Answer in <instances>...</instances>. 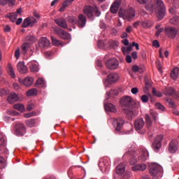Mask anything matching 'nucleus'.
Instances as JSON below:
<instances>
[{
	"label": "nucleus",
	"instance_id": "1",
	"mask_svg": "<svg viewBox=\"0 0 179 179\" xmlns=\"http://www.w3.org/2000/svg\"><path fill=\"white\" fill-rule=\"evenodd\" d=\"M150 174L152 178H159L163 176V168L157 163H152L150 165Z\"/></svg>",
	"mask_w": 179,
	"mask_h": 179
},
{
	"label": "nucleus",
	"instance_id": "2",
	"mask_svg": "<svg viewBox=\"0 0 179 179\" xmlns=\"http://www.w3.org/2000/svg\"><path fill=\"white\" fill-rule=\"evenodd\" d=\"M119 16L124 20H131L135 17V10L134 8L120 9L119 10Z\"/></svg>",
	"mask_w": 179,
	"mask_h": 179
},
{
	"label": "nucleus",
	"instance_id": "3",
	"mask_svg": "<svg viewBox=\"0 0 179 179\" xmlns=\"http://www.w3.org/2000/svg\"><path fill=\"white\" fill-rule=\"evenodd\" d=\"M120 103L123 107H129L130 108H137L138 107V103H136L131 96L122 98Z\"/></svg>",
	"mask_w": 179,
	"mask_h": 179
},
{
	"label": "nucleus",
	"instance_id": "4",
	"mask_svg": "<svg viewBox=\"0 0 179 179\" xmlns=\"http://www.w3.org/2000/svg\"><path fill=\"white\" fill-rule=\"evenodd\" d=\"M112 124L115 128L116 134H120L121 132V129H122V127H124V124H125V120L120 117L116 118L113 120Z\"/></svg>",
	"mask_w": 179,
	"mask_h": 179
},
{
	"label": "nucleus",
	"instance_id": "5",
	"mask_svg": "<svg viewBox=\"0 0 179 179\" xmlns=\"http://www.w3.org/2000/svg\"><path fill=\"white\" fill-rule=\"evenodd\" d=\"M155 3H149L145 6V9L146 10H148V12H150V13H153V12H155L156 13V16L157 17V19H159V20H162V19H163L165 15L163 16V17H162L161 19L159 18V17L157 16V14L159 13V12H160V10H162V9H160L158 6L157 4ZM164 15H166V13H164Z\"/></svg>",
	"mask_w": 179,
	"mask_h": 179
},
{
	"label": "nucleus",
	"instance_id": "6",
	"mask_svg": "<svg viewBox=\"0 0 179 179\" xmlns=\"http://www.w3.org/2000/svg\"><path fill=\"white\" fill-rule=\"evenodd\" d=\"M150 117H152V120H154L155 122H156V121H157V113L153 110H150V115L149 114L145 115L146 127L148 128H150V127H152V120L150 119Z\"/></svg>",
	"mask_w": 179,
	"mask_h": 179
},
{
	"label": "nucleus",
	"instance_id": "7",
	"mask_svg": "<svg viewBox=\"0 0 179 179\" xmlns=\"http://www.w3.org/2000/svg\"><path fill=\"white\" fill-rule=\"evenodd\" d=\"M157 7L161 9L160 11L158 12L157 16L159 19H162L163 16H164V13H166V6H164V2L163 0H154Z\"/></svg>",
	"mask_w": 179,
	"mask_h": 179
},
{
	"label": "nucleus",
	"instance_id": "8",
	"mask_svg": "<svg viewBox=\"0 0 179 179\" xmlns=\"http://www.w3.org/2000/svg\"><path fill=\"white\" fill-rule=\"evenodd\" d=\"M162 141H163V135L160 134L156 136L152 143V149L155 152H159L162 148Z\"/></svg>",
	"mask_w": 179,
	"mask_h": 179
},
{
	"label": "nucleus",
	"instance_id": "9",
	"mask_svg": "<svg viewBox=\"0 0 179 179\" xmlns=\"http://www.w3.org/2000/svg\"><path fill=\"white\" fill-rule=\"evenodd\" d=\"M138 156V153L136 151H129L124 155V157H128L129 159V163L131 165L136 164L138 159L136 157Z\"/></svg>",
	"mask_w": 179,
	"mask_h": 179
},
{
	"label": "nucleus",
	"instance_id": "10",
	"mask_svg": "<svg viewBox=\"0 0 179 179\" xmlns=\"http://www.w3.org/2000/svg\"><path fill=\"white\" fill-rule=\"evenodd\" d=\"M18 82L20 85H22L26 87H29V86H31V85H33V83L34 82V78L33 77L27 76L24 79L19 78Z\"/></svg>",
	"mask_w": 179,
	"mask_h": 179
},
{
	"label": "nucleus",
	"instance_id": "11",
	"mask_svg": "<svg viewBox=\"0 0 179 179\" xmlns=\"http://www.w3.org/2000/svg\"><path fill=\"white\" fill-rule=\"evenodd\" d=\"M94 12V7H92V6H87L84 7L83 8V13L88 17V19H90L91 20H93L94 19V15H93V13Z\"/></svg>",
	"mask_w": 179,
	"mask_h": 179
},
{
	"label": "nucleus",
	"instance_id": "12",
	"mask_svg": "<svg viewBox=\"0 0 179 179\" xmlns=\"http://www.w3.org/2000/svg\"><path fill=\"white\" fill-rule=\"evenodd\" d=\"M26 134V127L23 123H17L15 124V134L17 136H23Z\"/></svg>",
	"mask_w": 179,
	"mask_h": 179
},
{
	"label": "nucleus",
	"instance_id": "13",
	"mask_svg": "<svg viewBox=\"0 0 179 179\" xmlns=\"http://www.w3.org/2000/svg\"><path fill=\"white\" fill-rule=\"evenodd\" d=\"M178 33V30L174 27H168L165 28V34L168 36L169 38H176V36Z\"/></svg>",
	"mask_w": 179,
	"mask_h": 179
},
{
	"label": "nucleus",
	"instance_id": "14",
	"mask_svg": "<svg viewBox=\"0 0 179 179\" xmlns=\"http://www.w3.org/2000/svg\"><path fill=\"white\" fill-rule=\"evenodd\" d=\"M36 23H37V20H36L33 17H29L24 20L22 27H23L24 29H26V27H29V26L30 27H33V26H34Z\"/></svg>",
	"mask_w": 179,
	"mask_h": 179
},
{
	"label": "nucleus",
	"instance_id": "15",
	"mask_svg": "<svg viewBox=\"0 0 179 179\" xmlns=\"http://www.w3.org/2000/svg\"><path fill=\"white\" fill-rule=\"evenodd\" d=\"M106 66L108 69H117L118 68L119 62L115 58H112L106 62Z\"/></svg>",
	"mask_w": 179,
	"mask_h": 179
},
{
	"label": "nucleus",
	"instance_id": "16",
	"mask_svg": "<svg viewBox=\"0 0 179 179\" xmlns=\"http://www.w3.org/2000/svg\"><path fill=\"white\" fill-rule=\"evenodd\" d=\"M86 22H87L86 16L83 15V14H79L77 20V26L80 29H83L86 26Z\"/></svg>",
	"mask_w": 179,
	"mask_h": 179
},
{
	"label": "nucleus",
	"instance_id": "17",
	"mask_svg": "<svg viewBox=\"0 0 179 179\" xmlns=\"http://www.w3.org/2000/svg\"><path fill=\"white\" fill-rule=\"evenodd\" d=\"M178 150V141L176 139H173L169 145V152L170 153H176Z\"/></svg>",
	"mask_w": 179,
	"mask_h": 179
},
{
	"label": "nucleus",
	"instance_id": "18",
	"mask_svg": "<svg viewBox=\"0 0 179 179\" xmlns=\"http://www.w3.org/2000/svg\"><path fill=\"white\" fill-rule=\"evenodd\" d=\"M51 42H50V40L45 37H42L38 41V45L41 48H48Z\"/></svg>",
	"mask_w": 179,
	"mask_h": 179
},
{
	"label": "nucleus",
	"instance_id": "19",
	"mask_svg": "<svg viewBox=\"0 0 179 179\" xmlns=\"http://www.w3.org/2000/svg\"><path fill=\"white\" fill-rule=\"evenodd\" d=\"M143 127H145V121L143 120V118H138L134 122L136 131H141Z\"/></svg>",
	"mask_w": 179,
	"mask_h": 179
},
{
	"label": "nucleus",
	"instance_id": "20",
	"mask_svg": "<svg viewBox=\"0 0 179 179\" xmlns=\"http://www.w3.org/2000/svg\"><path fill=\"white\" fill-rule=\"evenodd\" d=\"M57 33L58 36H59V37L63 40H71V35L62 29H57Z\"/></svg>",
	"mask_w": 179,
	"mask_h": 179
},
{
	"label": "nucleus",
	"instance_id": "21",
	"mask_svg": "<svg viewBox=\"0 0 179 179\" xmlns=\"http://www.w3.org/2000/svg\"><path fill=\"white\" fill-rule=\"evenodd\" d=\"M120 5H121V0H115L110 6V12L113 14L117 13V12H118V9L120 8Z\"/></svg>",
	"mask_w": 179,
	"mask_h": 179
},
{
	"label": "nucleus",
	"instance_id": "22",
	"mask_svg": "<svg viewBox=\"0 0 179 179\" xmlns=\"http://www.w3.org/2000/svg\"><path fill=\"white\" fill-rule=\"evenodd\" d=\"M141 155L138 157L139 160L141 162H146L149 159V152L145 148H142L140 149Z\"/></svg>",
	"mask_w": 179,
	"mask_h": 179
},
{
	"label": "nucleus",
	"instance_id": "23",
	"mask_svg": "<svg viewBox=\"0 0 179 179\" xmlns=\"http://www.w3.org/2000/svg\"><path fill=\"white\" fill-rule=\"evenodd\" d=\"M107 79L109 83H115L120 79V76L117 73H111L108 76Z\"/></svg>",
	"mask_w": 179,
	"mask_h": 179
},
{
	"label": "nucleus",
	"instance_id": "24",
	"mask_svg": "<svg viewBox=\"0 0 179 179\" xmlns=\"http://www.w3.org/2000/svg\"><path fill=\"white\" fill-rule=\"evenodd\" d=\"M17 69L20 73H27V67L24 66V63L23 62H18Z\"/></svg>",
	"mask_w": 179,
	"mask_h": 179
},
{
	"label": "nucleus",
	"instance_id": "25",
	"mask_svg": "<svg viewBox=\"0 0 179 179\" xmlns=\"http://www.w3.org/2000/svg\"><path fill=\"white\" fill-rule=\"evenodd\" d=\"M7 100L10 104H12L13 103H16L19 100V96L15 92L11 93L10 95H8Z\"/></svg>",
	"mask_w": 179,
	"mask_h": 179
},
{
	"label": "nucleus",
	"instance_id": "26",
	"mask_svg": "<svg viewBox=\"0 0 179 179\" xmlns=\"http://www.w3.org/2000/svg\"><path fill=\"white\" fill-rule=\"evenodd\" d=\"M56 24L62 27V29H67L68 24H66V20H64V18H59L55 20Z\"/></svg>",
	"mask_w": 179,
	"mask_h": 179
},
{
	"label": "nucleus",
	"instance_id": "27",
	"mask_svg": "<svg viewBox=\"0 0 179 179\" xmlns=\"http://www.w3.org/2000/svg\"><path fill=\"white\" fill-rule=\"evenodd\" d=\"M31 72H37L38 71V64L36 61L28 63Z\"/></svg>",
	"mask_w": 179,
	"mask_h": 179
},
{
	"label": "nucleus",
	"instance_id": "28",
	"mask_svg": "<svg viewBox=\"0 0 179 179\" xmlns=\"http://www.w3.org/2000/svg\"><path fill=\"white\" fill-rule=\"evenodd\" d=\"M131 70L134 73H143L145 72V66L134 65L131 67Z\"/></svg>",
	"mask_w": 179,
	"mask_h": 179
},
{
	"label": "nucleus",
	"instance_id": "29",
	"mask_svg": "<svg viewBox=\"0 0 179 179\" xmlns=\"http://www.w3.org/2000/svg\"><path fill=\"white\" fill-rule=\"evenodd\" d=\"M133 171H145L146 170V164H140L135 165L132 167Z\"/></svg>",
	"mask_w": 179,
	"mask_h": 179
},
{
	"label": "nucleus",
	"instance_id": "30",
	"mask_svg": "<svg viewBox=\"0 0 179 179\" xmlns=\"http://www.w3.org/2000/svg\"><path fill=\"white\" fill-rule=\"evenodd\" d=\"M178 75H179V68L176 67L172 70L171 73V78L173 80H177V79L178 78Z\"/></svg>",
	"mask_w": 179,
	"mask_h": 179
},
{
	"label": "nucleus",
	"instance_id": "31",
	"mask_svg": "<svg viewBox=\"0 0 179 179\" xmlns=\"http://www.w3.org/2000/svg\"><path fill=\"white\" fill-rule=\"evenodd\" d=\"M29 50H30V43H24L21 45V52L24 55L27 54V51H29Z\"/></svg>",
	"mask_w": 179,
	"mask_h": 179
},
{
	"label": "nucleus",
	"instance_id": "32",
	"mask_svg": "<svg viewBox=\"0 0 179 179\" xmlns=\"http://www.w3.org/2000/svg\"><path fill=\"white\" fill-rule=\"evenodd\" d=\"M116 173L120 176L125 173V164H120L116 167Z\"/></svg>",
	"mask_w": 179,
	"mask_h": 179
},
{
	"label": "nucleus",
	"instance_id": "33",
	"mask_svg": "<svg viewBox=\"0 0 179 179\" xmlns=\"http://www.w3.org/2000/svg\"><path fill=\"white\" fill-rule=\"evenodd\" d=\"M105 110L106 111H110V113H115L117 111V108L113 103H107L105 105Z\"/></svg>",
	"mask_w": 179,
	"mask_h": 179
},
{
	"label": "nucleus",
	"instance_id": "34",
	"mask_svg": "<svg viewBox=\"0 0 179 179\" xmlns=\"http://www.w3.org/2000/svg\"><path fill=\"white\" fill-rule=\"evenodd\" d=\"M7 71L8 75H10L11 78H13V79L16 78V75L15 74V71L13 70V67L12 66V64H8Z\"/></svg>",
	"mask_w": 179,
	"mask_h": 179
},
{
	"label": "nucleus",
	"instance_id": "35",
	"mask_svg": "<svg viewBox=\"0 0 179 179\" xmlns=\"http://www.w3.org/2000/svg\"><path fill=\"white\" fill-rule=\"evenodd\" d=\"M25 124L27 127H29V128H33L34 127H36V119H29L25 121Z\"/></svg>",
	"mask_w": 179,
	"mask_h": 179
},
{
	"label": "nucleus",
	"instance_id": "36",
	"mask_svg": "<svg viewBox=\"0 0 179 179\" xmlns=\"http://www.w3.org/2000/svg\"><path fill=\"white\" fill-rule=\"evenodd\" d=\"M25 43H28V44H33L34 43H36V39L33 35H28L25 37Z\"/></svg>",
	"mask_w": 179,
	"mask_h": 179
},
{
	"label": "nucleus",
	"instance_id": "37",
	"mask_svg": "<svg viewBox=\"0 0 179 179\" xmlns=\"http://www.w3.org/2000/svg\"><path fill=\"white\" fill-rule=\"evenodd\" d=\"M174 93H176V92L173 87L165 88L164 90V94H165V96H173Z\"/></svg>",
	"mask_w": 179,
	"mask_h": 179
},
{
	"label": "nucleus",
	"instance_id": "38",
	"mask_svg": "<svg viewBox=\"0 0 179 179\" xmlns=\"http://www.w3.org/2000/svg\"><path fill=\"white\" fill-rule=\"evenodd\" d=\"M132 51V45H129L128 47H122V52L124 55H128Z\"/></svg>",
	"mask_w": 179,
	"mask_h": 179
},
{
	"label": "nucleus",
	"instance_id": "39",
	"mask_svg": "<svg viewBox=\"0 0 179 179\" xmlns=\"http://www.w3.org/2000/svg\"><path fill=\"white\" fill-rule=\"evenodd\" d=\"M38 91L36 88H32L28 90L26 93L28 97H31L32 96H37Z\"/></svg>",
	"mask_w": 179,
	"mask_h": 179
},
{
	"label": "nucleus",
	"instance_id": "40",
	"mask_svg": "<svg viewBox=\"0 0 179 179\" xmlns=\"http://www.w3.org/2000/svg\"><path fill=\"white\" fill-rule=\"evenodd\" d=\"M142 26L144 29H149L153 26V22L150 20H145L142 22Z\"/></svg>",
	"mask_w": 179,
	"mask_h": 179
},
{
	"label": "nucleus",
	"instance_id": "41",
	"mask_svg": "<svg viewBox=\"0 0 179 179\" xmlns=\"http://www.w3.org/2000/svg\"><path fill=\"white\" fill-rule=\"evenodd\" d=\"M67 21L69 23H71V24H77L78 23V19H76V17L75 16H68Z\"/></svg>",
	"mask_w": 179,
	"mask_h": 179
},
{
	"label": "nucleus",
	"instance_id": "42",
	"mask_svg": "<svg viewBox=\"0 0 179 179\" xmlns=\"http://www.w3.org/2000/svg\"><path fill=\"white\" fill-rule=\"evenodd\" d=\"M14 108L15 110H17L18 111L23 113L24 111V105L20 103L15 104Z\"/></svg>",
	"mask_w": 179,
	"mask_h": 179
},
{
	"label": "nucleus",
	"instance_id": "43",
	"mask_svg": "<svg viewBox=\"0 0 179 179\" xmlns=\"http://www.w3.org/2000/svg\"><path fill=\"white\" fill-rule=\"evenodd\" d=\"M51 40L53 45H56L57 47H59V45H62V43L55 38L54 36H51Z\"/></svg>",
	"mask_w": 179,
	"mask_h": 179
},
{
	"label": "nucleus",
	"instance_id": "44",
	"mask_svg": "<svg viewBox=\"0 0 179 179\" xmlns=\"http://www.w3.org/2000/svg\"><path fill=\"white\" fill-rule=\"evenodd\" d=\"M7 17H9L11 22H16V19H17V14L16 13H12L9 15H7Z\"/></svg>",
	"mask_w": 179,
	"mask_h": 179
},
{
	"label": "nucleus",
	"instance_id": "45",
	"mask_svg": "<svg viewBox=\"0 0 179 179\" xmlns=\"http://www.w3.org/2000/svg\"><path fill=\"white\" fill-rule=\"evenodd\" d=\"M6 167V160L3 157L0 156V169H5Z\"/></svg>",
	"mask_w": 179,
	"mask_h": 179
},
{
	"label": "nucleus",
	"instance_id": "46",
	"mask_svg": "<svg viewBox=\"0 0 179 179\" xmlns=\"http://www.w3.org/2000/svg\"><path fill=\"white\" fill-rule=\"evenodd\" d=\"M170 23H171V24H178L179 23V16H175L173 18H171L170 20Z\"/></svg>",
	"mask_w": 179,
	"mask_h": 179
},
{
	"label": "nucleus",
	"instance_id": "47",
	"mask_svg": "<svg viewBox=\"0 0 179 179\" xmlns=\"http://www.w3.org/2000/svg\"><path fill=\"white\" fill-rule=\"evenodd\" d=\"M152 93L154 96H156V97H162V96H163L162 92L157 91L155 88H152Z\"/></svg>",
	"mask_w": 179,
	"mask_h": 179
},
{
	"label": "nucleus",
	"instance_id": "48",
	"mask_svg": "<svg viewBox=\"0 0 179 179\" xmlns=\"http://www.w3.org/2000/svg\"><path fill=\"white\" fill-rule=\"evenodd\" d=\"M155 108H157V110H160V111H164L166 110L164 106H163L160 103H155Z\"/></svg>",
	"mask_w": 179,
	"mask_h": 179
},
{
	"label": "nucleus",
	"instance_id": "49",
	"mask_svg": "<svg viewBox=\"0 0 179 179\" xmlns=\"http://www.w3.org/2000/svg\"><path fill=\"white\" fill-rule=\"evenodd\" d=\"M106 94H108V96H111V97L118 96V90H113L110 92H106Z\"/></svg>",
	"mask_w": 179,
	"mask_h": 179
},
{
	"label": "nucleus",
	"instance_id": "50",
	"mask_svg": "<svg viewBox=\"0 0 179 179\" xmlns=\"http://www.w3.org/2000/svg\"><path fill=\"white\" fill-rule=\"evenodd\" d=\"M34 115H36V112L34 111L24 114V118H31V117H34Z\"/></svg>",
	"mask_w": 179,
	"mask_h": 179
},
{
	"label": "nucleus",
	"instance_id": "51",
	"mask_svg": "<svg viewBox=\"0 0 179 179\" xmlns=\"http://www.w3.org/2000/svg\"><path fill=\"white\" fill-rule=\"evenodd\" d=\"M36 85H45V81L44 80V78H39L36 82Z\"/></svg>",
	"mask_w": 179,
	"mask_h": 179
},
{
	"label": "nucleus",
	"instance_id": "52",
	"mask_svg": "<svg viewBox=\"0 0 179 179\" xmlns=\"http://www.w3.org/2000/svg\"><path fill=\"white\" fill-rule=\"evenodd\" d=\"M166 101L168 102L169 106L173 108V107H175V103L174 102H173V101L171 100V99L170 98H166Z\"/></svg>",
	"mask_w": 179,
	"mask_h": 179
},
{
	"label": "nucleus",
	"instance_id": "53",
	"mask_svg": "<svg viewBox=\"0 0 179 179\" xmlns=\"http://www.w3.org/2000/svg\"><path fill=\"white\" fill-rule=\"evenodd\" d=\"M101 166H103L104 169H108L110 166V162L103 160L102 163H101Z\"/></svg>",
	"mask_w": 179,
	"mask_h": 179
},
{
	"label": "nucleus",
	"instance_id": "54",
	"mask_svg": "<svg viewBox=\"0 0 179 179\" xmlns=\"http://www.w3.org/2000/svg\"><path fill=\"white\" fill-rule=\"evenodd\" d=\"M141 100L143 103H148L149 101V97L147 95H143L141 96Z\"/></svg>",
	"mask_w": 179,
	"mask_h": 179
},
{
	"label": "nucleus",
	"instance_id": "55",
	"mask_svg": "<svg viewBox=\"0 0 179 179\" xmlns=\"http://www.w3.org/2000/svg\"><path fill=\"white\" fill-rule=\"evenodd\" d=\"M15 57L16 59H19V58L20 57V48L16 49V50L15 52Z\"/></svg>",
	"mask_w": 179,
	"mask_h": 179
},
{
	"label": "nucleus",
	"instance_id": "56",
	"mask_svg": "<svg viewBox=\"0 0 179 179\" xmlns=\"http://www.w3.org/2000/svg\"><path fill=\"white\" fill-rule=\"evenodd\" d=\"M94 12L95 13V16L99 17L100 15H101V13L99 10L97 6L94 7Z\"/></svg>",
	"mask_w": 179,
	"mask_h": 179
},
{
	"label": "nucleus",
	"instance_id": "57",
	"mask_svg": "<svg viewBox=\"0 0 179 179\" xmlns=\"http://www.w3.org/2000/svg\"><path fill=\"white\" fill-rule=\"evenodd\" d=\"M125 59H126V62H127V64H131V62H132V57L129 55H127L126 56Z\"/></svg>",
	"mask_w": 179,
	"mask_h": 179
},
{
	"label": "nucleus",
	"instance_id": "58",
	"mask_svg": "<svg viewBox=\"0 0 179 179\" xmlns=\"http://www.w3.org/2000/svg\"><path fill=\"white\" fill-rule=\"evenodd\" d=\"M13 87L15 89V90H20V85H19L17 83H14L13 84Z\"/></svg>",
	"mask_w": 179,
	"mask_h": 179
},
{
	"label": "nucleus",
	"instance_id": "59",
	"mask_svg": "<svg viewBox=\"0 0 179 179\" xmlns=\"http://www.w3.org/2000/svg\"><path fill=\"white\" fill-rule=\"evenodd\" d=\"M139 90L138 89V87H133L131 90V92L132 93V94H137Z\"/></svg>",
	"mask_w": 179,
	"mask_h": 179
},
{
	"label": "nucleus",
	"instance_id": "60",
	"mask_svg": "<svg viewBox=\"0 0 179 179\" xmlns=\"http://www.w3.org/2000/svg\"><path fill=\"white\" fill-rule=\"evenodd\" d=\"M152 45L156 48H159V47H160V44L159 43V41L157 40L153 41Z\"/></svg>",
	"mask_w": 179,
	"mask_h": 179
},
{
	"label": "nucleus",
	"instance_id": "61",
	"mask_svg": "<svg viewBox=\"0 0 179 179\" xmlns=\"http://www.w3.org/2000/svg\"><path fill=\"white\" fill-rule=\"evenodd\" d=\"M125 113L127 114V115H130V117H132V115H134V110H125Z\"/></svg>",
	"mask_w": 179,
	"mask_h": 179
},
{
	"label": "nucleus",
	"instance_id": "62",
	"mask_svg": "<svg viewBox=\"0 0 179 179\" xmlns=\"http://www.w3.org/2000/svg\"><path fill=\"white\" fill-rule=\"evenodd\" d=\"M131 57L133 59H138V52H133L131 53Z\"/></svg>",
	"mask_w": 179,
	"mask_h": 179
},
{
	"label": "nucleus",
	"instance_id": "63",
	"mask_svg": "<svg viewBox=\"0 0 179 179\" xmlns=\"http://www.w3.org/2000/svg\"><path fill=\"white\" fill-rule=\"evenodd\" d=\"M75 0H65L64 3H65L67 6H69L71 3H72Z\"/></svg>",
	"mask_w": 179,
	"mask_h": 179
},
{
	"label": "nucleus",
	"instance_id": "64",
	"mask_svg": "<svg viewBox=\"0 0 179 179\" xmlns=\"http://www.w3.org/2000/svg\"><path fill=\"white\" fill-rule=\"evenodd\" d=\"M131 47H136V50H137V51L139 50V44L135 42H132Z\"/></svg>",
	"mask_w": 179,
	"mask_h": 179
}]
</instances>
